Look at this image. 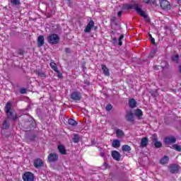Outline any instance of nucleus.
<instances>
[{"mask_svg": "<svg viewBox=\"0 0 181 181\" xmlns=\"http://www.w3.org/2000/svg\"><path fill=\"white\" fill-rule=\"evenodd\" d=\"M11 108H12V103L8 102L5 106V112L7 115V117L10 118V119H13V121H16L18 118V115H16V113L11 112Z\"/></svg>", "mask_w": 181, "mask_h": 181, "instance_id": "1", "label": "nucleus"}, {"mask_svg": "<svg viewBox=\"0 0 181 181\" xmlns=\"http://www.w3.org/2000/svg\"><path fill=\"white\" fill-rule=\"evenodd\" d=\"M60 42V37L57 35V34H51L48 37V42L50 45H57Z\"/></svg>", "mask_w": 181, "mask_h": 181, "instance_id": "2", "label": "nucleus"}, {"mask_svg": "<svg viewBox=\"0 0 181 181\" xmlns=\"http://www.w3.org/2000/svg\"><path fill=\"white\" fill-rule=\"evenodd\" d=\"M168 169L170 173L175 175L176 173H179L180 166H179V165L177 164H171L168 166Z\"/></svg>", "mask_w": 181, "mask_h": 181, "instance_id": "3", "label": "nucleus"}, {"mask_svg": "<svg viewBox=\"0 0 181 181\" xmlns=\"http://www.w3.org/2000/svg\"><path fill=\"white\" fill-rule=\"evenodd\" d=\"M160 6L164 11H169L171 8L170 3L168 0H160Z\"/></svg>", "mask_w": 181, "mask_h": 181, "instance_id": "4", "label": "nucleus"}, {"mask_svg": "<svg viewBox=\"0 0 181 181\" xmlns=\"http://www.w3.org/2000/svg\"><path fill=\"white\" fill-rule=\"evenodd\" d=\"M23 179L24 181H33L35 179V177L33 175V173L27 172L23 175Z\"/></svg>", "mask_w": 181, "mask_h": 181, "instance_id": "5", "label": "nucleus"}, {"mask_svg": "<svg viewBox=\"0 0 181 181\" xmlns=\"http://www.w3.org/2000/svg\"><path fill=\"white\" fill-rule=\"evenodd\" d=\"M58 159H59V156L57 153H51L48 156V161L50 163L57 162Z\"/></svg>", "mask_w": 181, "mask_h": 181, "instance_id": "6", "label": "nucleus"}, {"mask_svg": "<svg viewBox=\"0 0 181 181\" xmlns=\"http://www.w3.org/2000/svg\"><path fill=\"white\" fill-rule=\"evenodd\" d=\"M71 100H74V101H80L81 100V93L78 92H74L71 95Z\"/></svg>", "mask_w": 181, "mask_h": 181, "instance_id": "7", "label": "nucleus"}, {"mask_svg": "<svg viewBox=\"0 0 181 181\" xmlns=\"http://www.w3.org/2000/svg\"><path fill=\"white\" fill-rule=\"evenodd\" d=\"M134 9L137 12V13H139V15H140V16H142L143 18L147 17L145 12L144 11H142V9L141 8H139V6L138 4L134 5Z\"/></svg>", "mask_w": 181, "mask_h": 181, "instance_id": "8", "label": "nucleus"}, {"mask_svg": "<svg viewBox=\"0 0 181 181\" xmlns=\"http://www.w3.org/2000/svg\"><path fill=\"white\" fill-rule=\"evenodd\" d=\"M93 28H94V21H90L87 24V25H86V27L84 30V33H90V32H91V29H93Z\"/></svg>", "mask_w": 181, "mask_h": 181, "instance_id": "9", "label": "nucleus"}, {"mask_svg": "<svg viewBox=\"0 0 181 181\" xmlns=\"http://www.w3.org/2000/svg\"><path fill=\"white\" fill-rule=\"evenodd\" d=\"M126 119L127 121H129V122H134V121H135V118L134 117V112H132V110L127 112L126 115Z\"/></svg>", "mask_w": 181, "mask_h": 181, "instance_id": "10", "label": "nucleus"}, {"mask_svg": "<svg viewBox=\"0 0 181 181\" xmlns=\"http://www.w3.org/2000/svg\"><path fill=\"white\" fill-rule=\"evenodd\" d=\"M112 158H113L115 160H121V153L117 151H112Z\"/></svg>", "mask_w": 181, "mask_h": 181, "instance_id": "11", "label": "nucleus"}, {"mask_svg": "<svg viewBox=\"0 0 181 181\" xmlns=\"http://www.w3.org/2000/svg\"><path fill=\"white\" fill-rule=\"evenodd\" d=\"M164 142L167 145H169L170 144H175V142H176V139L174 136L166 137L164 139Z\"/></svg>", "mask_w": 181, "mask_h": 181, "instance_id": "12", "label": "nucleus"}, {"mask_svg": "<svg viewBox=\"0 0 181 181\" xmlns=\"http://www.w3.org/2000/svg\"><path fill=\"white\" fill-rule=\"evenodd\" d=\"M43 165H44L43 160H42V159H40V158H37L34 160V166L37 169L38 168H41V166H43Z\"/></svg>", "mask_w": 181, "mask_h": 181, "instance_id": "13", "label": "nucleus"}, {"mask_svg": "<svg viewBox=\"0 0 181 181\" xmlns=\"http://www.w3.org/2000/svg\"><path fill=\"white\" fill-rule=\"evenodd\" d=\"M45 45V37L43 35H40L37 37V46L38 47H42Z\"/></svg>", "mask_w": 181, "mask_h": 181, "instance_id": "14", "label": "nucleus"}, {"mask_svg": "<svg viewBox=\"0 0 181 181\" xmlns=\"http://www.w3.org/2000/svg\"><path fill=\"white\" fill-rule=\"evenodd\" d=\"M148 142H149V140L148 139V137L142 138L141 141V148H146V146H148Z\"/></svg>", "mask_w": 181, "mask_h": 181, "instance_id": "15", "label": "nucleus"}, {"mask_svg": "<svg viewBox=\"0 0 181 181\" xmlns=\"http://www.w3.org/2000/svg\"><path fill=\"white\" fill-rule=\"evenodd\" d=\"M57 148H58L59 152L61 153V155H67V151H66V147H64V146L59 145Z\"/></svg>", "mask_w": 181, "mask_h": 181, "instance_id": "16", "label": "nucleus"}, {"mask_svg": "<svg viewBox=\"0 0 181 181\" xmlns=\"http://www.w3.org/2000/svg\"><path fill=\"white\" fill-rule=\"evenodd\" d=\"M134 115L137 117L138 119H141L142 116L144 115V112H142L141 109H137L134 112Z\"/></svg>", "mask_w": 181, "mask_h": 181, "instance_id": "17", "label": "nucleus"}, {"mask_svg": "<svg viewBox=\"0 0 181 181\" xmlns=\"http://www.w3.org/2000/svg\"><path fill=\"white\" fill-rule=\"evenodd\" d=\"M116 135L117 138H124V136H125V134L124 133V131L119 129H116Z\"/></svg>", "mask_w": 181, "mask_h": 181, "instance_id": "18", "label": "nucleus"}, {"mask_svg": "<svg viewBox=\"0 0 181 181\" xmlns=\"http://www.w3.org/2000/svg\"><path fill=\"white\" fill-rule=\"evenodd\" d=\"M102 71H103V74H105V76H110V70L105 64H102Z\"/></svg>", "mask_w": 181, "mask_h": 181, "instance_id": "19", "label": "nucleus"}, {"mask_svg": "<svg viewBox=\"0 0 181 181\" xmlns=\"http://www.w3.org/2000/svg\"><path fill=\"white\" fill-rule=\"evenodd\" d=\"M112 146L113 148H119V146H121V141H119V140H118V139L113 140Z\"/></svg>", "mask_w": 181, "mask_h": 181, "instance_id": "20", "label": "nucleus"}, {"mask_svg": "<svg viewBox=\"0 0 181 181\" xmlns=\"http://www.w3.org/2000/svg\"><path fill=\"white\" fill-rule=\"evenodd\" d=\"M169 162V157L168 156H165L160 160V165H166Z\"/></svg>", "mask_w": 181, "mask_h": 181, "instance_id": "21", "label": "nucleus"}, {"mask_svg": "<svg viewBox=\"0 0 181 181\" xmlns=\"http://www.w3.org/2000/svg\"><path fill=\"white\" fill-rule=\"evenodd\" d=\"M129 105L131 108H135L136 107V102L135 99L129 100Z\"/></svg>", "mask_w": 181, "mask_h": 181, "instance_id": "22", "label": "nucleus"}, {"mask_svg": "<svg viewBox=\"0 0 181 181\" xmlns=\"http://www.w3.org/2000/svg\"><path fill=\"white\" fill-rule=\"evenodd\" d=\"M49 65L52 70H54V71L58 74L60 73V71H59V68H57V66H56V63L51 62Z\"/></svg>", "mask_w": 181, "mask_h": 181, "instance_id": "23", "label": "nucleus"}, {"mask_svg": "<svg viewBox=\"0 0 181 181\" xmlns=\"http://www.w3.org/2000/svg\"><path fill=\"white\" fill-rule=\"evenodd\" d=\"M37 76H39V77H41L42 78H46V73L43 72V71H36Z\"/></svg>", "mask_w": 181, "mask_h": 181, "instance_id": "24", "label": "nucleus"}, {"mask_svg": "<svg viewBox=\"0 0 181 181\" xmlns=\"http://www.w3.org/2000/svg\"><path fill=\"white\" fill-rule=\"evenodd\" d=\"M131 149V146H129V145H123L122 146V150L123 151V152H130Z\"/></svg>", "mask_w": 181, "mask_h": 181, "instance_id": "25", "label": "nucleus"}, {"mask_svg": "<svg viewBox=\"0 0 181 181\" xmlns=\"http://www.w3.org/2000/svg\"><path fill=\"white\" fill-rule=\"evenodd\" d=\"M68 124H69V125H72L73 127H75V125H77V122L73 119H69L68 120Z\"/></svg>", "mask_w": 181, "mask_h": 181, "instance_id": "26", "label": "nucleus"}, {"mask_svg": "<svg viewBox=\"0 0 181 181\" xmlns=\"http://www.w3.org/2000/svg\"><path fill=\"white\" fill-rule=\"evenodd\" d=\"M73 141L74 144H78V142H80V137L77 134L74 135Z\"/></svg>", "mask_w": 181, "mask_h": 181, "instance_id": "27", "label": "nucleus"}, {"mask_svg": "<svg viewBox=\"0 0 181 181\" xmlns=\"http://www.w3.org/2000/svg\"><path fill=\"white\" fill-rule=\"evenodd\" d=\"M145 4H151L156 6V0H143Z\"/></svg>", "mask_w": 181, "mask_h": 181, "instance_id": "28", "label": "nucleus"}, {"mask_svg": "<svg viewBox=\"0 0 181 181\" xmlns=\"http://www.w3.org/2000/svg\"><path fill=\"white\" fill-rule=\"evenodd\" d=\"M173 149L177 151V152H181V146L177 144L173 145Z\"/></svg>", "mask_w": 181, "mask_h": 181, "instance_id": "29", "label": "nucleus"}, {"mask_svg": "<svg viewBox=\"0 0 181 181\" xmlns=\"http://www.w3.org/2000/svg\"><path fill=\"white\" fill-rule=\"evenodd\" d=\"M154 146H156V148H162V143L157 140V141L154 142Z\"/></svg>", "mask_w": 181, "mask_h": 181, "instance_id": "30", "label": "nucleus"}, {"mask_svg": "<svg viewBox=\"0 0 181 181\" xmlns=\"http://www.w3.org/2000/svg\"><path fill=\"white\" fill-rule=\"evenodd\" d=\"M173 62H175V63H179V55H175L173 57Z\"/></svg>", "mask_w": 181, "mask_h": 181, "instance_id": "31", "label": "nucleus"}, {"mask_svg": "<svg viewBox=\"0 0 181 181\" xmlns=\"http://www.w3.org/2000/svg\"><path fill=\"white\" fill-rule=\"evenodd\" d=\"M151 140L153 142H156L158 141V136H156V134H153L151 136Z\"/></svg>", "mask_w": 181, "mask_h": 181, "instance_id": "32", "label": "nucleus"}, {"mask_svg": "<svg viewBox=\"0 0 181 181\" xmlns=\"http://www.w3.org/2000/svg\"><path fill=\"white\" fill-rule=\"evenodd\" d=\"M122 39H124V35H120V37H119V46H122Z\"/></svg>", "mask_w": 181, "mask_h": 181, "instance_id": "33", "label": "nucleus"}, {"mask_svg": "<svg viewBox=\"0 0 181 181\" xmlns=\"http://www.w3.org/2000/svg\"><path fill=\"white\" fill-rule=\"evenodd\" d=\"M13 5H19V0H10Z\"/></svg>", "mask_w": 181, "mask_h": 181, "instance_id": "34", "label": "nucleus"}, {"mask_svg": "<svg viewBox=\"0 0 181 181\" xmlns=\"http://www.w3.org/2000/svg\"><path fill=\"white\" fill-rule=\"evenodd\" d=\"M106 110H107V111H111V110H112V105H107L106 106Z\"/></svg>", "mask_w": 181, "mask_h": 181, "instance_id": "35", "label": "nucleus"}, {"mask_svg": "<svg viewBox=\"0 0 181 181\" xmlns=\"http://www.w3.org/2000/svg\"><path fill=\"white\" fill-rule=\"evenodd\" d=\"M20 93L21 94H26V90L23 88L20 90Z\"/></svg>", "mask_w": 181, "mask_h": 181, "instance_id": "36", "label": "nucleus"}, {"mask_svg": "<svg viewBox=\"0 0 181 181\" xmlns=\"http://www.w3.org/2000/svg\"><path fill=\"white\" fill-rule=\"evenodd\" d=\"M112 42L114 44L117 43V38L116 37H112Z\"/></svg>", "mask_w": 181, "mask_h": 181, "instance_id": "37", "label": "nucleus"}, {"mask_svg": "<svg viewBox=\"0 0 181 181\" xmlns=\"http://www.w3.org/2000/svg\"><path fill=\"white\" fill-rule=\"evenodd\" d=\"M151 43H153V45H155V38H151Z\"/></svg>", "mask_w": 181, "mask_h": 181, "instance_id": "38", "label": "nucleus"}, {"mask_svg": "<svg viewBox=\"0 0 181 181\" xmlns=\"http://www.w3.org/2000/svg\"><path fill=\"white\" fill-rule=\"evenodd\" d=\"M100 156H102V158H104L105 156V153L104 152L100 153Z\"/></svg>", "mask_w": 181, "mask_h": 181, "instance_id": "39", "label": "nucleus"}, {"mask_svg": "<svg viewBox=\"0 0 181 181\" xmlns=\"http://www.w3.org/2000/svg\"><path fill=\"white\" fill-rule=\"evenodd\" d=\"M82 67H83V71H84V70H86V69H87V68L86 67V64H82Z\"/></svg>", "mask_w": 181, "mask_h": 181, "instance_id": "40", "label": "nucleus"}, {"mask_svg": "<svg viewBox=\"0 0 181 181\" xmlns=\"http://www.w3.org/2000/svg\"><path fill=\"white\" fill-rule=\"evenodd\" d=\"M121 15H122V11H119L117 13V16H121Z\"/></svg>", "mask_w": 181, "mask_h": 181, "instance_id": "41", "label": "nucleus"}, {"mask_svg": "<svg viewBox=\"0 0 181 181\" xmlns=\"http://www.w3.org/2000/svg\"><path fill=\"white\" fill-rule=\"evenodd\" d=\"M65 51L66 53H70V49L69 48H66Z\"/></svg>", "mask_w": 181, "mask_h": 181, "instance_id": "42", "label": "nucleus"}, {"mask_svg": "<svg viewBox=\"0 0 181 181\" xmlns=\"http://www.w3.org/2000/svg\"><path fill=\"white\" fill-rule=\"evenodd\" d=\"M153 54H155V51L151 52V57H153Z\"/></svg>", "mask_w": 181, "mask_h": 181, "instance_id": "43", "label": "nucleus"}, {"mask_svg": "<svg viewBox=\"0 0 181 181\" xmlns=\"http://www.w3.org/2000/svg\"><path fill=\"white\" fill-rule=\"evenodd\" d=\"M127 9H132V6L129 5V6H127Z\"/></svg>", "mask_w": 181, "mask_h": 181, "instance_id": "44", "label": "nucleus"}, {"mask_svg": "<svg viewBox=\"0 0 181 181\" xmlns=\"http://www.w3.org/2000/svg\"><path fill=\"white\" fill-rule=\"evenodd\" d=\"M62 76H63V75H62V74H58V77H59V78H62Z\"/></svg>", "mask_w": 181, "mask_h": 181, "instance_id": "45", "label": "nucleus"}, {"mask_svg": "<svg viewBox=\"0 0 181 181\" xmlns=\"http://www.w3.org/2000/svg\"><path fill=\"white\" fill-rule=\"evenodd\" d=\"M104 166L105 167V168H107V166H108V164L107 163H104Z\"/></svg>", "mask_w": 181, "mask_h": 181, "instance_id": "46", "label": "nucleus"}, {"mask_svg": "<svg viewBox=\"0 0 181 181\" xmlns=\"http://www.w3.org/2000/svg\"><path fill=\"white\" fill-rule=\"evenodd\" d=\"M6 120L4 122V123H3V126H4V127H5V126H6Z\"/></svg>", "mask_w": 181, "mask_h": 181, "instance_id": "47", "label": "nucleus"}, {"mask_svg": "<svg viewBox=\"0 0 181 181\" xmlns=\"http://www.w3.org/2000/svg\"><path fill=\"white\" fill-rule=\"evenodd\" d=\"M148 36H149L150 39L153 38V37H152V35H151V34H148Z\"/></svg>", "mask_w": 181, "mask_h": 181, "instance_id": "48", "label": "nucleus"}, {"mask_svg": "<svg viewBox=\"0 0 181 181\" xmlns=\"http://www.w3.org/2000/svg\"><path fill=\"white\" fill-rule=\"evenodd\" d=\"M110 33H111L112 35H115V33L114 31H111Z\"/></svg>", "mask_w": 181, "mask_h": 181, "instance_id": "49", "label": "nucleus"}, {"mask_svg": "<svg viewBox=\"0 0 181 181\" xmlns=\"http://www.w3.org/2000/svg\"><path fill=\"white\" fill-rule=\"evenodd\" d=\"M155 70L158 69V66H154Z\"/></svg>", "mask_w": 181, "mask_h": 181, "instance_id": "50", "label": "nucleus"}, {"mask_svg": "<svg viewBox=\"0 0 181 181\" xmlns=\"http://www.w3.org/2000/svg\"><path fill=\"white\" fill-rule=\"evenodd\" d=\"M180 73H181V65L180 66Z\"/></svg>", "mask_w": 181, "mask_h": 181, "instance_id": "51", "label": "nucleus"}, {"mask_svg": "<svg viewBox=\"0 0 181 181\" xmlns=\"http://www.w3.org/2000/svg\"><path fill=\"white\" fill-rule=\"evenodd\" d=\"M181 2V0H178V3H180Z\"/></svg>", "mask_w": 181, "mask_h": 181, "instance_id": "52", "label": "nucleus"}, {"mask_svg": "<svg viewBox=\"0 0 181 181\" xmlns=\"http://www.w3.org/2000/svg\"><path fill=\"white\" fill-rule=\"evenodd\" d=\"M68 1V2H70L71 0H67Z\"/></svg>", "mask_w": 181, "mask_h": 181, "instance_id": "53", "label": "nucleus"}]
</instances>
